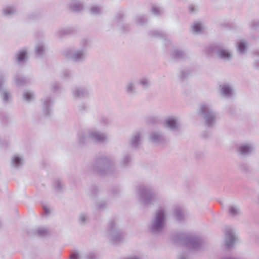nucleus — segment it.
Wrapping results in <instances>:
<instances>
[{"instance_id":"f257e3e1","label":"nucleus","mask_w":259,"mask_h":259,"mask_svg":"<svg viewBox=\"0 0 259 259\" xmlns=\"http://www.w3.org/2000/svg\"><path fill=\"white\" fill-rule=\"evenodd\" d=\"M171 240L176 245H185L194 251L202 250L206 245L204 238L196 234L178 232L172 236Z\"/></svg>"},{"instance_id":"f03ea898","label":"nucleus","mask_w":259,"mask_h":259,"mask_svg":"<svg viewBox=\"0 0 259 259\" xmlns=\"http://www.w3.org/2000/svg\"><path fill=\"white\" fill-rule=\"evenodd\" d=\"M136 191L139 202L144 207H149L158 201L157 193L149 185H139L137 187Z\"/></svg>"},{"instance_id":"7ed1b4c3","label":"nucleus","mask_w":259,"mask_h":259,"mask_svg":"<svg viewBox=\"0 0 259 259\" xmlns=\"http://www.w3.org/2000/svg\"><path fill=\"white\" fill-rule=\"evenodd\" d=\"M166 224V213L164 208H159L154 214L148 225L149 231L153 235L161 234Z\"/></svg>"},{"instance_id":"20e7f679","label":"nucleus","mask_w":259,"mask_h":259,"mask_svg":"<svg viewBox=\"0 0 259 259\" xmlns=\"http://www.w3.org/2000/svg\"><path fill=\"white\" fill-rule=\"evenodd\" d=\"M92 168L100 175L112 174L116 169L115 161L106 156L99 157L95 159Z\"/></svg>"},{"instance_id":"39448f33","label":"nucleus","mask_w":259,"mask_h":259,"mask_svg":"<svg viewBox=\"0 0 259 259\" xmlns=\"http://www.w3.org/2000/svg\"><path fill=\"white\" fill-rule=\"evenodd\" d=\"M198 113L203 119L204 124L206 127H213L216 123L217 114L211 105L207 103L200 104Z\"/></svg>"},{"instance_id":"423d86ee","label":"nucleus","mask_w":259,"mask_h":259,"mask_svg":"<svg viewBox=\"0 0 259 259\" xmlns=\"http://www.w3.org/2000/svg\"><path fill=\"white\" fill-rule=\"evenodd\" d=\"M82 47L77 50H73L71 49H66L63 52V55L68 59H69L75 63H80L83 62L87 57V51L86 49L88 40L83 39L81 41Z\"/></svg>"},{"instance_id":"0eeeda50","label":"nucleus","mask_w":259,"mask_h":259,"mask_svg":"<svg viewBox=\"0 0 259 259\" xmlns=\"http://www.w3.org/2000/svg\"><path fill=\"white\" fill-rule=\"evenodd\" d=\"M106 233L108 238L113 244H116L123 241V233L114 219L110 220Z\"/></svg>"},{"instance_id":"6e6552de","label":"nucleus","mask_w":259,"mask_h":259,"mask_svg":"<svg viewBox=\"0 0 259 259\" xmlns=\"http://www.w3.org/2000/svg\"><path fill=\"white\" fill-rule=\"evenodd\" d=\"M210 50L221 59L229 61L232 58V53L229 50L223 48L218 45L211 46Z\"/></svg>"},{"instance_id":"1a4fd4ad","label":"nucleus","mask_w":259,"mask_h":259,"mask_svg":"<svg viewBox=\"0 0 259 259\" xmlns=\"http://www.w3.org/2000/svg\"><path fill=\"white\" fill-rule=\"evenodd\" d=\"M164 126L172 132H179L181 130V124L177 117L171 116L165 119Z\"/></svg>"},{"instance_id":"9d476101","label":"nucleus","mask_w":259,"mask_h":259,"mask_svg":"<svg viewBox=\"0 0 259 259\" xmlns=\"http://www.w3.org/2000/svg\"><path fill=\"white\" fill-rule=\"evenodd\" d=\"M89 138L95 143H104L108 141L106 134L100 131L93 130L88 132Z\"/></svg>"},{"instance_id":"9b49d317","label":"nucleus","mask_w":259,"mask_h":259,"mask_svg":"<svg viewBox=\"0 0 259 259\" xmlns=\"http://www.w3.org/2000/svg\"><path fill=\"white\" fill-rule=\"evenodd\" d=\"M254 150L253 144L250 143H243L239 145L236 149L238 156L245 157L251 155Z\"/></svg>"},{"instance_id":"f8f14e48","label":"nucleus","mask_w":259,"mask_h":259,"mask_svg":"<svg viewBox=\"0 0 259 259\" xmlns=\"http://www.w3.org/2000/svg\"><path fill=\"white\" fill-rule=\"evenodd\" d=\"M54 101L50 96L44 97L41 99V108L45 115H50L52 111Z\"/></svg>"},{"instance_id":"ddd939ff","label":"nucleus","mask_w":259,"mask_h":259,"mask_svg":"<svg viewBox=\"0 0 259 259\" xmlns=\"http://www.w3.org/2000/svg\"><path fill=\"white\" fill-rule=\"evenodd\" d=\"M171 59L176 61H180L188 59L189 54L185 50L180 49H173L170 53Z\"/></svg>"},{"instance_id":"4468645a","label":"nucleus","mask_w":259,"mask_h":259,"mask_svg":"<svg viewBox=\"0 0 259 259\" xmlns=\"http://www.w3.org/2000/svg\"><path fill=\"white\" fill-rule=\"evenodd\" d=\"M149 139L152 143L155 144H161L165 140L164 133L160 131L151 132L149 136Z\"/></svg>"},{"instance_id":"2eb2a0df","label":"nucleus","mask_w":259,"mask_h":259,"mask_svg":"<svg viewBox=\"0 0 259 259\" xmlns=\"http://www.w3.org/2000/svg\"><path fill=\"white\" fill-rule=\"evenodd\" d=\"M237 240L236 233L231 228H228L225 232V245L227 248L232 246Z\"/></svg>"},{"instance_id":"dca6fc26","label":"nucleus","mask_w":259,"mask_h":259,"mask_svg":"<svg viewBox=\"0 0 259 259\" xmlns=\"http://www.w3.org/2000/svg\"><path fill=\"white\" fill-rule=\"evenodd\" d=\"M143 133L141 131H137L131 136L130 140V145L131 147L137 149L141 144Z\"/></svg>"},{"instance_id":"f3484780","label":"nucleus","mask_w":259,"mask_h":259,"mask_svg":"<svg viewBox=\"0 0 259 259\" xmlns=\"http://www.w3.org/2000/svg\"><path fill=\"white\" fill-rule=\"evenodd\" d=\"M72 95L75 99H81L88 97L89 92L85 88L77 87L73 89Z\"/></svg>"},{"instance_id":"a211bd4d","label":"nucleus","mask_w":259,"mask_h":259,"mask_svg":"<svg viewBox=\"0 0 259 259\" xmlns=\"http://www.w3.org/2000/svg\"><path fill=\"white\" fill-rule=\"evenodd\" d=\"M90 140L88 132L87 134L80 133L78 135L76 146L78 148H82L89 143Z\"/></svg>"},{"instance_id":"6ab92c4d","label":"nucleus","mask_w":259,"mask_h":259,"mask_svg":"<svg viewBox=\"0 0 259 259\" xmlns=\"http://www.w3.org/2000/svg\"><path fill=\"white\" fill-rule=\"evenodd\" d=\"M221 89V93L227 98L232 97L233 94V89L228 84H223L220 86Z\"/></svg>"},{"instance_id":"aec40b11","label":"nucleus","mask_w":259,"mask_h":259,"mask_svg":"<svg viewBox=\"0 0 259 259\" xmlns=\"http://www.w3.org/2000/svg\"><path fill=\"white\" fill-rule=\"evenodd\" d=\"M15 82L18 87L24 86L30 82V79L20 74L15 76Z\"/></svg>"},{"instance_id":"412c9836","label":"nucleus","mask_w":259,"mask_h":259,"mask_svg":"<svg viewBox=\"0 0 259 259\" xmlns=\"http://www.w3.org/2000/svg\"><path fill=\"white\" fill-rule=\"evenodd\" d=\"M23 163L24 159L23 157L16 155L12 158L11 164L12 167L18 168L23 165Z\"/></svg>"},{"instance_id":"4be33fe9","label":"nucleus","mask_w":259,"mask_h":259,"mask_svg":"<svg viewBox=\"0 0 259 259\" xmlns=\"http://www.w3.org/2000/svg\"><path fill=\"white\" fill-rule=\"evenodd\" d=\"M103 7L99 5H93L89 8V12L93 16H99L103 14Z\"/></svg>"},{"instance_id":"5701e85b","label":"nucleus","mask_w":259,"mask_h":259,"mask_svg":"<svg viewBox=\"0 0 259 259\" xmlns=\"http://www.w3.org/2000/svg\"><path fill=\"white\" fill-rule=\"evenodd\" d=\"M174 217L177 221L179 222H183L185 220L184 210L180 207H177L175 209Z\"/></svg>"},{"instance_id":"b1692460","label":"nucleus","mask_w":259,"mask_h":259,"mask_svg":"<svg viewBox=\"0 0 259 259\" xmlns=\"http://www.w3.org/2000/svg\"><path fill=\"white\" fill-rule=\"evenodd\" d=\"M68 8L73 12H79L82 10L83 6L80 2L71 3L68 5Z\"/></svg>"},{"instance_id":"393cba45","label":"nucleus","mask_w":259,"mask_h":259,"mask_svg":"<svg viewBox=\"0 0 259 259\" xmlns=\"http://www.w3.org/2000/svg\"><path fill=\"white\" fill-rule=\"evenodd\" d=\"M125 91L127 95L130 96H133L136 93V88L135 83L133 81L128 82L125 87Z\"/></svg>"},{"instance_id":"a878e982","label":"nucleus","mask_w":259,"mask_h":259,"mask_svg":"<svg viewBox=\"0 0 259 259\" xmlns=\"http://www.w3.org/2000/svg\"><path fill=\"white\" fill-rule=\"evenodd\" d=\"M239 170L244 175H247L252 172V168L250 166L244 162L240 163L238 165Z\"/></svg>"},{"instance_id":"bb28decb","label":"nucleus","mask_w":259,"mask_h":259,"mask_svg":"<svg viewBox=\"0 0 259 259\" xmlns=\"http://www.w3.org/2000/svg\"><path fill=\"white\" fill-rule=\"evenodd\" d=\"M191 70L188 68L181 69L178 74V77L181 81H183L188 79Z\"/></svg>"},{"instance_id":"cd10ccee","label":"nucleus","mask_w":259,"mask_h":259,"mask_svg":"<svg viewBox=\"0 0 259 259\" xmlns=\"http://www.w3.org/2000/svg\"><path fill=\"white\" fill-rule=\"evenodd\" d=\"M132 161V157L130 154L128 153L124 154L120 160V165L122 167L128 166Z\"/></svg>"},{"instance_id":"c85d7f7f","label":"nucleus","mask_w":259,"mask_h":259,"mask_svg":"<svg viewBox=\"0 0 259 259\" xmlns=\"http://www.w3.org/2000/svg\"><path fill=\"white\" fill-rule=\"evenodd\" d=\"M45 46L43 43L37 44L35 47V54L37 57H41L45 53Z\"/></svg>"},{"instance_id":"c756f323","label":"nucleus","mask_w":259,"mask_h":259,"mask_svg":"<svg viewBox=\"0 0 259 259\" xmlns=\"http://www.w3.org/2000/svg\"><path fill=\"white\" fill-rule=\"evenodd\" d=\"M108 205V203L106 200L101 199L95 203V208L98 210H104L107 208Z\"/></svg>"},{"instance_id":"7c9ffc66","label":"nucleus","mask_w":259,"mask_h":259,"mask_svg":"<svg viewBox=\"0 0 259 259\" xmlns=\"http://www.w3.org/2000/svg\"><path fill=\"white\" fill-rule=\"evenodd\" d=\"M135 23L139 25L144 26L148 22V19L145 15H138L135 18Z\"/></svg>"},{"instance_id":"2f4dec72","label":"nucleus","mask_w":259,"mask_h":259,"mask_svg":"<svg viewBox=\"0 0 259 259\" xmlns=\"http://www.w3.org/2000/svg\"><path fill=\"white\" fill-rule=\"evenodd\" d=\"M17 12L16 8L14 6H7L3 9V14L6 17H11Z\"/></svg>"},{"instance_id":"473e14b6","label":"nucleus","mask_w":259,"mask_h":259,"mask_svg":"<svg viewBox=\"0 0 259 259\" xmlns=\"http://www.w3.org/2000/svg\"><path fill=\"white\" fill-rule=\"evenodd\" d=\"M75 32V29L72 27L65 28L60 29L57 32L59 37H62L65 35L72 34Z\"/></svg>"},{"instance_id":"72a5a7b5","label":"nucleus","mask_w":259,"mask_h":259,"mask_svg":"<svg viewBox=\"0 0 259 259\" xmlns=\"http://www.w3.org/2000/svg\"><path fill=\"white\" fill-rule=\"evenodd\" d=\"M27 59V51L24 50H21L17 54V60L19 63L22 62Z\"/></svg>"},{"instance_id":"f704fd0d","label":"nucleus","mask_w":259,"mask_h":259,"mask_svg":"<svg viewBox=\"0 0 259 259\" xmlns=\"http://www.w3.org/2000/svg\"><path fill=\"white\" fill-rule=\"evenodd\" d=\"M22 96L23 99L28 102L33 101L34 98V93L31 91H25Z\"/></svg>"},{"instance_id":"c9c22d12","label":"nucleus","mask_w":259,"mask_h":259,"mask_svg":"<svg viewBox=\"0 0 259 259\" xmlns=\"http://www.w3.org/2000/svg\"><path fill=\"white\" fill-rule=\"evenodd\" d=\"M139 84L142 86L143 89H147L151 85V81L147 77H142L139 80Z\"/></svg>"},{"instance_id":"e433bc0d","label":"nucleus","mask_w":259,"mask_h":259,"mask_svg":"<svg viewBox=\"0 0 259 259\" xmlns=\"http://www.w3.org/2000/svg\"><path fill=\"white\" fill-rule=\"evenodd\" d=\"M229 213L233 216L238 215L241 214L239 208L236 205L230 206L229 207Z\"/></svg>"},{"instance_id":"4c0bfd02","label":"nucleus","mask_w":259,"mask_h":259,"mask_svg":"<svg viewBox=\"0 0 259 259\" xmlns=\"http://www.w3.org/2000/svg\"><path fill=\"white\" fill-rule=\"evenodd\" d=\"M148 35L153 37L163 38L165 36V34L163 32L155 30H150L148 32Z\"/></svg>"},{"instance_id":"58836bf2","label":"nucleus","mask_w":259,"mask_h":259,"mask_svg":"<svg viewBox=\"0 0 259 259\" xmlns=\"http://www.w3.org/2000/svg\"><path fill=\"white\" fill-rule=\"evenodd\" d=\"M203 26L201 23H196L192 27V31L195 33H199L201 32Z\"/></svg>"},{"instance_id":"ea45409f","label":"nucleus","mask_w":259,"mask_h":259,"mask_svg":"<svg viewBox=\"0 0 259 259\" xmlns=\"http://www.w3.org/2000/svg\"><path fill=\"white\" fill-rule=\"evenodd\" d=\"M247 42L243 40H240L237 45V49L240 53H244L246 49Z\"/></svg>"},{"instance_id":"a19ab883","label":"nucleus","mask_w":259,"mask_h":259,"mask_svg":"<svg viewBox=\"0 0 259 259\" xmlns=\"http://www.w3.org/2000/svg\"><path fill=\"white\" fill-rule=\"evenodd\" d=\"M36 233L40 237H45L49 234L48 230L45 228H39L36 230Z\"/></svg>"},{"instance_id":"79ce46f5","label":"nucleus","mask_w":259,"mask_h":259,"mask_svg":"<svg viewBox=\"0 0 259 259\" xmlns=\"http://www.w3.org/2000/svg\"><path fill=\"white\" fill-rule=\"evenodd\" d=\"M87 219L88 215L85 213H82L79 215L78 220L80 225H84L87 222Z\"/></svg>"},{"instance_id":"37998d69","label":"nucleus","mask_w":259,"mask_h":259,"mask_svg":"<svg viewBox=\"0 0 259 259\" xmlns=\"http://www.w3.org/2000/svg\"><path fill=\"white\" fill-rule=\"evenodd\" d=\"M124 15L121 13L117 14L114 17V21L117 26L123 22Z\"/></svg>"},{"instance_id":"c03bdc74","label":"nucleus","mask_w":259,"mask_h":259,"mask_svg":"<svg viewBox=\"0 0 259 259\" xmlns=\"http://www.w3.org/2000/svg\"><path fill=\"white\" fill-rule=\"evenodd\" d=\"M54 187L57 191L61 192L64 188V185L60 180H57L54 183Z\"/></svg>"},{"instance_id":"a18cd8bd","label":"nucleus","mask_w":259,"mask_h":259,"mask_svg":"<svg viewBox=\"0 0 259 259\" xmlns=\"http://www.w3.org/2000/svg\"><path fill=\"white\" fill-rule=\"evenodd\" d=\"M11 98V96L10 93L8 91L4 90L2 94L3 101L5 103H8Z\"/></svg>"},{"instance_id":"49530a36","label":"nucleus","mask_w":259,"mask_h":259,"mask_svg":"<svg viewBox=\"0 0 259 259\" xmlns=\"http://www.w3.org/2000/svg\"><path fill=\"white\" fill-rule=\"evenodd\" d=\"M118 29L122 32H126L130 30V25L127 23H122L118 26Z\"/></svg>"},{"instance_id":"de8ad7c7","label":"nucleus","mask_w":259,"mask_h":259,"mask_svg":"<svg viewBox=\"0 0 259 259\" xmlns=\"http://www.w3.org/2000/svg\"><path fill=\"white\" fill-rule=\"evenodd\" d=\"M99 192L98 188L96 186H93L91 189L90 196L93 199H95Z\"/></svg>"},{"instance_id":"09e8293b","label":"nucleus","mask_w":259,"mask_h":259,"mask_svg":"<svg viewBox=\"0 0 259 259\" xmlns=\"http://www.w3.org/2000/svg\"><path fill=\"white\" fill-rule=\"evenodd\" d=\"M152 12L153 14L156 16H160L163 13L162 10H161L159 7L155 6L152 7Z\"/></svg>"},{"instance_id":"8fccbe9b","label":"nucleus","mask_w":259,"mask_h":259,"mask_svg":"<svg viewBox=\"0 0 259 259\" xmlns=\"http://www.w3.org/2000/svg\"><path fill=\"white\" fill-rule=\"evenodd\" d=\"M84 257L85 259H96L97 256L95 252H89L85 254Z\"/></svg>"},{"instance_id":"3c124183","label":"nucleus","mask_w":259,"mask_h":259,"mask_svg":"<svg viewBox=\"0 0 259 259\" xmlns=\"http://www.w3.org/2000/svg\"><path fill=\"white\" fill-rule=\"evenodd\" d=\"M120 192V190L118 187H113L111 190V193L114 197H116Z\"/></svg>"},{"instance_id":"603ef678","label":"nucleus","mask_w":259,"mask_h":259,"mask_svg":"<svg viewBox=\"0 0 259 259\" xmlns=\"http://www.w3.org/2000/svg\"><path fill=\"white\" fill-rule=\"evenodd\" d=\"M159 121L158 117L155 116L149 117L147 119V122L150 123H156Z\"/></svg>"},{"instance_id":"864d4df0","label":"nucleus","mask_w":259,"mask_h":259,"mask_svg":"<svg viewBox=\"0 0 259 259\" xmlns=\"http://www.w3.org/2000/svg\"><path fill=\"white\" fill-rule=\"evenodd\" d=\"M71 76V73L69 70H65L63 72V77L67 79L69 78Z\"/></svg>"},{"instance_id":"5fc2aeb1","label":"nucleus","mask_w":259,"mask_h":259,"mask_svg":"<svg viewBox=\"0 0 259 259\" xmlns=\"http://www.w3.org/2000/svg\"><path fill=\"white\" fill-rule=\"evenodd\" d=\"M6 81V77L3 75H0V93L3 90V85Z\"/></svg>"},{"instance_id":"6e6d98bb","label":"nucleus","mask_w":259,"mask_h":259,"mask_svg":"<svg viewBox=\"0 0 259 259\" xmlns=\"http://www.w3.org/2000/svg\"><path fill=\"white\" fill-rule=\"evenodd\" d=\"M70 259H80L79 253L77 251L73 252L70 256Z\"/></svg>"},{"instance_id":"4d7b16f0","label":"nucleus","mask_w":259,"mask_h":259,"mask_svg":"<svg viewBox=\"0 0 259 259\" xmlns=\"http://www.w3.org/2000/svg\"><path fill=\"white\" fill-rule=\"evenodd\" d=\"M86 109H87V106L84 103H82L81 104H80V105H79L78 106V110L80 112H84V111H85Z\"/></svg>"},{"instance_id":"13d9d810","label":"nucleus","mask_w":259,"mask_h":259,"mask_svg":"<svg viewBox=\"0 0 259 259\" xmlns=\"http://www.w3.org/2000/svg\"><path fill=\"white\" fill-rule=\"evenodd\" d=\"M178 259H188V254L185 252L181 253L178 256Z\"/></svg>"},{"instance_id":"bf43d9fd","label":"nucleus","mask_w":259,"mask_h":259,"mask_svg":"<svg viewBox=\"0 0 259 259\" xmlns=\"http://www.w3.org/2000/svg\"><path fill=\"white\" fill-rule=\"evenodd\" d=\"M203 156V153L201 151H196L195 152V156L198 159L202 158Z\"/></svg>"},{"instance_id":"052dcab7","label":"nucleus","mask_w":259,"mask_h":259,"mask_svg":"<svg viewBox=\"0 0 259 259\" xmlns=\"http://www.w3.org/2000/svg\"><path fill=\"white\" fill-rule=\"evenodd\" d=\"M259 26V22L254 21L252 23V28L253 29H256L257 26Z\"/></svg>"},{"instance_id":"680f3d73","label":"nucleus","mask_w":259,"mask_h":259,"mask_svg":"<svg viewBox=\"0 0 259 259\" xmlns=\"http://www.w3.org/2000/svg\"><path fill=\"white\" fill-rule=\"evenodd\" d=\"M59 87V84L57 83H54L52 84V88L54 91L57 90Z\"/></svg>"},{"instance_id":"e2e57ef3","label":"nucleus","mask_w":259,"mask_h":259,"mask_svg":"<svg viewBox=\"0 0 259 259\" xmlns=\"http://www.w3.org/2000/svg\"><path fill=\"white\" fill-rule=\"evenodd\" d=\"M44 210L46 214H48L50 213L49 209L47 208L46 207L44 206Z\"/></svg>"},{"instance_id":"0e129e2a","label":"nucleus","mask_w":259,"mask_h":259,"mask_svg":"<svg viewBox=\"0 0 259 259\" xmlns=\"http://www.w3.org/2000/svg\"><path fill=\"white\" fill-rule=\"evenodd\" d=\"M254 66L257 69H259V62L256 61L254 63Z\"/></svg>"},{"instance_id":"69168bd1","label":"nucleus","mask_w":259,"mask_h":259,"mask_svg":"<svg viewBox=\"0 0 259 259\" xmlns=\"http://www.w3.org/2000/svg\"><path fill=\"white\" fill-rule=\"evenodd\" d=\"M229 112L230 113H231V114H232V113H233V110H232H232L229 111Z\"/></svg>"},{"instance_id":"338daca9","label":"nucleus","mask_w":259,"mask_h":259,"mask_svg":"<svg viewBox=\"0 0 259 259\" xmlns=\"http://www.w3.org/2000/svg\"><path fill=\"white\" fill-rule=\"evenodd\" d=\"M194 10V8H191V11H193Z\"/></svg>"},{"instance_id":"774afa93","label":"nucleus","mask_w":259,"mask_h":259,"mask_svg":"<svg viewBox=\"0 0 259 259\" xmlns=\"http://www.w3.org/2000/svg\"><path fill=\"white\" fill-rule=\"evenodd\" d=\"M257 54H258V55H259V52H257Z\"/></svg>"}]
</instances>
